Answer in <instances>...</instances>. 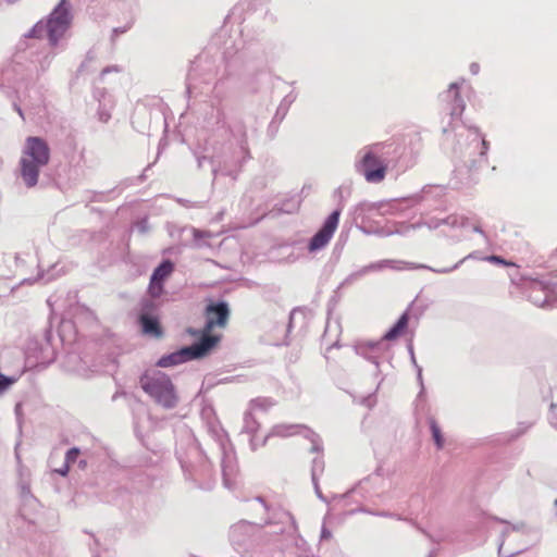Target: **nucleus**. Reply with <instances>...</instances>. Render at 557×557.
<instances>
[{
    "mask_svg": "<svg viewBox=\"0 0 557 557\" xmlns=\"http://www.w3.org/2000/svg\"><path fill=\"white\" fill-rule=\"evenodd\" d=\"M71 26V12L65 4V0L54 8L49 15L46 24L39 23L35 26V32H41L42 28L47 30L48 39L55 46L57 41L63 37Z\"/></svg>",
    "mask_w": 557,
    "mask_h": 557,
    "instance_id": "obj_4",
    "label": "nucleus"
},
{
    "mask_svg": "<svg viewBox=\"0 0 557 557\" xmlns=\"http://www.w3.org/2000/svg\"><path fill=\"white\" fill-rule=\"evenodd\" d=\"M50 160L49 144L40 137L26 138L18 161L20 174L27 187L37 185L40 168L48 165Z\"/></svg>",
    "mask_w": 557,
    "mask_h": 557,
    "instance_id": "obj_1",
    "label": "nucleus"
},
{
    "mask_svg": "<svg viewBox=\"0 0 557 557\" xmlns=\"http://www.w3.org/2000/svg\"><path fill=\"white\" fill-rule=\"evenodd\" d=\"M140 385L146 394L166 408L177 403V396L171 379L161 371L146 372L140 377Z\"/></svg>",
    "mask_w": 557,
    "mask_h": 557,
    "instance_id": "obj_2",
    "label": "nucleus"
},
{
    "mask_svg": "<svg viewBox=\"0 0 557 557\" xmlns=\"http://www.w3.org/2000/svg\"><path fill=\"white\" fill-rule=\"evenodd\" d=\"M485 260L492 263L503 264L504 267H516L515 262L503 259L498 257V255H490Z\"/></svg>",
    "mask_w": 557,
    "mask_h": 557,
    "instance_id": "obj_13",
    "label": "nucleus"
},
{
    "mask_svg": "<svg viewBox=\"0 0 557 557\" xmlns=\"http://www.w3.org/2000/svg\"><path fill=\"white\" fill-rule=\"evenodd\" d=\"M409 322V315L407 312L403 313L401 317L397 320L395 325L388 330V332L384 335V338L387 341L395 339L403 334H405Z\"/></svg>",
    "mask_w": 557,
    "mask_h": 557,
    "instance_id": "obj_10",
    "label": "nucleus"
},
{
    "mask_svg": "<svg viewBox=\"0 0 557 557\" xmlns=\"http://www.w3.org/2000/svg\"><path fill=\"white\" fill-rule=\"evenodd\" d=\"M78 455L79 450L77 447L70 448V450L65 455V463H67L69 466L74 463Z\"/></svg>",
    "mask_w": 557,
    "mask_h": 557,
    "instance_id": "obj_14",
    "label": "nucleus"
},
{
    "mask_svg": "<svg viewBox=\"0 0 557 557\" xmlns=\"http://www.w3.org/2000/svg\"><path fill=\"white\" fill-rule=\"evenodd\" d=\"M7 1H9L10 3H12V1H15V0H7Z\"/></svg>",
    "mask_w": 557,
    "mask_h": 557,
    "instance_id": "obj_17",
    "label": "nucleus"
},
{
    "mask_svg": "<svg viewBox=\"0 0 557 557\" xmlns=\"http://www.w3.org/2000/svg\"><path fill=\"white\" fill-rule=\"evenodd\" d=\"M362 172L367 182L380 183L386 175L387 166L373 151H367L361 161Z\"/></svg>",
    "mask_w": 557,
    "mask_h": 557,
    "instance_id": "obj_6",
    "label": "nucleus"
},
{
    "mask_svg": "<svg viewBox=\"0 0 557 557\" xmlns=\"http://www.w3.org/2000/svg\"><path fill=\"white\" fill-rule=\"evenodd\" d=\"M230 308L228 305L224 301L220 302H210L207 308L205 309V318L206 323L201 331L196 330H188V333L197 336L198 334H201L200 339H203L205 337H212L214 338V344L212 345V348L219 345L221 341V335L212 334V331L218 329H225L228 319H230Z\"/></svg>",
    "mask_w": 557,
    "mask_h": 557,
    "instance_id": "obj_3",
    "label": "nucleus"
},
{
    "mask_svg": "<svg viewBox=\"0 0 557 557\" xmlns=\"http://www.w3.org/2000/svg\"><path fill=\"white\" fill-rule=\"evenodd\" d=\"M556 506H557V499H556Z\"/></svg>",
    "mask_w": 557,
    "mask_h": 557,
    "instance_id": "obj_18",
    "label": "nucleus"
},
{
    "mask_svg": "<svg viewBox=\"0 0 557 557\" xmlns=\"http://www.w3.org/2000/svg\"><path fill=\"white\" fill-rule=\"evenodd\" d=\"M430 426H431V434H432L435 445L438 448H442L445 444V440L442 435V431L438 428V423L432 419L430 421Z\"/></svg>",
    "mask_w": 557,
    "mask_h": 557,
    "instance_id": "obj_12",
    "label": "nucleus"
},
{
    "mask_svg": "<svg viewBox=\"0 0 557 557\" xmlns=\"http://www.w3.org/2000/svg\"><path fill=\"white\" fill-rule=\"evenodd\" d=\"M339 211L335 210L331 215L327 216L323 227L317 234L313 235L309 243V250L315 251L322 249L329 244L338 224Z\"/></svg>",
    "mask_w": 557,
    "mask_h": 557,
    "instance_id": "obj_7",
    "label": "nucleus"
},
{
    "mask_svg": "<svg viewBox=\"0 0 557 557\" xmlns=\"http://www.w3.org/2000/svg\"><path fill=\"white\" fill-rule=\"evenodd\" d=\"M214 341L215 339L212 337H205L203 339H199L196 344L183 347L180 351L165 355L159 359L158 367L169 368L173 367V364H178L187 360L203 358V356L208 355L212 350Z\"/></svg>",
    "mask_w": 557,
    "mask_h": 557,
    "instance_id": "obj_5",
    "label": "nucleus"
},
{
    "mask_svg": "<svg viewBox=\"0 0 557 557\" xmlns=\"http://www.w3.org/2000/svg\"><path fill=\"white\" fill-rule=\"evenodd\" d=\"M15 379L4 376L3 374H0V394L3 393L4 389H7L9 386L15 383Z\"/></svg>",
    "mask_w": 557,
    "mask_h": 557,
    "instance_id": "obj_15",
    "label": "nucleus"
},
{
    "mask_svg": "<svg viewBox=\"0 0 557 557\" xmlns=\"http://www.w3.org/2000/svg\"><path fill=\"white\" fill-rule=\"evenodd\" d=\"M139 320L144 330V334L156 337H160L162 335L160 321L157 318L148 315V313H143Z\"/></svg>",
    "mask_w": 557,
    "mask_h": 557,
    "instance_id": "obj_9",
    "label": "nucleus"
},
{
    "mask_svg": "<svg viewBox=\"0 0 557 557\" xmlns=\"http://www.w3.org/2000/svg\"><path fill=\"white\" fill-rule=\"evenodd\" d=\"M70 470H71V466H69L67 463L64 462L62 469H58V470H55V472H58L62 475H65L69 473Z\"/></svg>",
    "mask_w": 557,
    "mask_h": 557,
    "instance_id": "obj_16",
    "label": "nucleus"
},
{
    "mask_svg": "<svg viewBox=\"0 0 557 557\" xmlns=\"http://www.w3.org/2000/svg\"><path fill=\"white\" fill-rule=\"evenodd\" d=\"M447 96L453 98V107L450 109V115L451 116H461L463 109H465V104H463V100L460 97V94H459V90H458V87L456 84L450 85Z\"/></svg>",
    "mask_w": 557,
    "mask_h": 557,
    "instance_id": "obj_11",
    "label": "nucleus"
},
{
    "mask_svg": "<svg viewBox=\"0 0 557 557\" xmlns=\"http://www.w3.org/2000/svg\"><path fill=\"white\" fill-rule=\"evenodd\" d=\"M173 263L171 260H164L160 263V265L154 270L150 277V284L148 292L151 297H160V295L164 292V281L169 276L172 275L173 272Z\"/></svg>",
    "mask_w": 557,
    "mask_h": 557,
    "instance_id": "obj_8",
    "label": "nucleus"
}]
</instances>
